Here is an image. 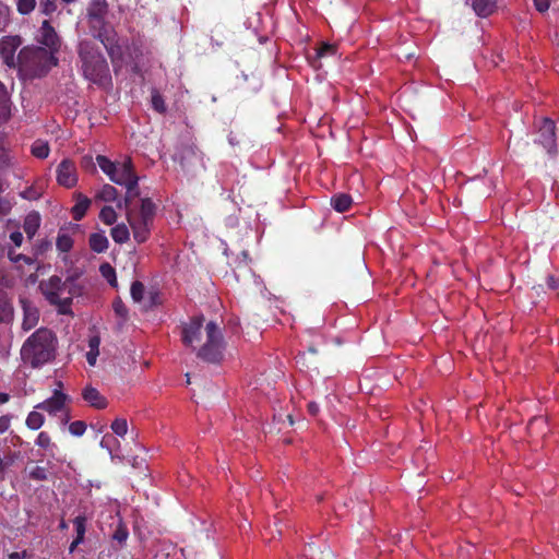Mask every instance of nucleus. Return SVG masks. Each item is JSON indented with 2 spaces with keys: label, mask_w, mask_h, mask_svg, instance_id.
Wrapping results in <instances>:
<instances>
[{
  "label": "nucleus",
  "mask_w": 559,
  "mask_h": 559,
  "mask_svg": "<svg viewBox=\"0 0 559 559\" xmlns=\"http://www.w3.org/2000/svg\"><path fill=\"white\" fill-rule=\"evenodd\" d=\"M83 78L100 88L112 85L109 63L99 45L93 39H81L76 47Z\"/></svg>",
  "instance_id": "7ed1b4c3"
},
{
  "label": "nucleus",
  "mask_w": 559,
  "mask_h": 559,
  "mask_svg": "<svg viewBox=\"0 0 559 559\" xmlns=\"http://www.w3.org/2000/svg\"><path fill=\"white\" fill-rule=\"evenodd\" d=\"M114 443H117V439L112 435H105L100 441V447L111 452Z\"/></svg>",
  "instance_id": "3c124183"
},
{
  "label": "nucleus",
  "mask_w": 559,
  "mask_h": 559,
  "mask_svg": "<svg viewBox=\"0 0 559 559\" xmlns=\"http://www.w3.org/2000/svg\"><path fill=\"white\" fill-rule=\"evenodd\" d=\"M100 221L106 225H112L117 219V213L111 206H104L99 213Z\"/></svg>",
  "instance_id": "4c0bfd02"
},
{
  "label": "nucleus",
  "mask_w": 559,
  "mask_h": 559,
  "mask_svg": "<svg viewBox=\"0 0 559 559\" xmlns=\"http://www.w3.org/2000/svg\"><path fill=\"white\" fill-rule=\"evenodd\" d=\"M9 399V394L0 392V404L7 403Z\"/></svg>",
  "instance_id": "0e129e2a"
},
{
  "label": "nucleus",
  "mask_w": 559,
  "mask_h": 559,
  "mask_svg": "<svg viewBox=\"0 0 559 559\" xmlns=\"http://www.w3.org/2000/svg\"><path fill=\"white\" fill-rule=\"evenodd\" d=\"M112 432L118 437H124L128 432V423L124 418H117L110 426Z\"/></svg>",
  "instance_id": "58836bf2"
},
{
  "label": "nucleus",
  "mask_w": 559,
  "mask_h": 559,
  "mask_svg": "<svg viewBox=\"0 0 559 559\" xmlns=\"http://www.w3.org/2000/svg\"><path fill=\"white\" fill-rule=\"evenodd\" d=\"M307 409L308 413L313 417L317 416L320 412L319 405L316 402L308 403Z\"/></svg>",
  "instance_id": "4d7b16f0"
},
{
  "label": "nucleus",
  "mask_w": 559,
  "mask_h": 559,
  "mask_svg": "<svg viewBox=\"0 0 559 559\" xmlns=\"http://www.w3.org/2000/svg\"><path fill=\"white\" fill-rule=\"evenodd\" d=\"M88 245L92 251L103 253L108 249L109 241L104 233H93L88 237Z\"/></svg>",
  "instance_id": "aec40b11"
},
{
  "label": "nucleus",
  "mask_w": 559,
  "mask_h": 559,
  "mask_svg": "<svg viewBox=\"0 0 559 559\" xmlns=\"http://www.w3.org/2000/svg\"><path fill=\"white\" fill-rule=\"evenodd\" d=\"M56 246L60 252H69L73 247V240L68 234L59 233Z\"/></svg>",
  "instance_id": "c9c22d12"
},
{
  "label": "nucleus",
  "mask_w": 559,
  "mask_h": 559,
  "mask_svg": "<svg viewBox=\"0 0 559 559\" xmlns=\"http://www.w3.org/2000/svg\"><path fill=\"white\" fill-rule=\"evenodd\" d=\"M151 103L152 107L158 114H165L167 110L165 99L157 88L151 91Z\"/></svg>",
  "instance_id": "bb28decb"
},
{
  "label": "nucleus",
  "mask_w": 559,
  "mask_h": 559,
  "mask_svg": "<svg viewBox=\"0 0 559 559\" xmlns=\"http://www.w3.org/2000/svg\"><path fill=\"white\" fill-rule=\"evenodd\" d=\"M96 199L104 202H114L118 199V191L111 185H104L102 189L96 193Z\"/></svg>",
  "instance_id": "a878e982"
},
{
  "label": "nucleus",
  "mask_w": 559,
  "mask_h": 559,
  "mask_svg": "<svg viewBox=\"0 0 559 559\" xmlns=\"http://www.w3.org/2000/svg\"><path fill=\"white\" fill-rule=\"evenodd\" d=\"M57 337L47 329L36 330L23 344L21 357L32 367H39L55 358Z\"/></svg>",
  "instance_id": "20e7f679"
},
{
  "label": "nucleus",
  "mask_w": 559,
  "mask_h": 559,
  "mask_svg": "<svg viewBox=\"0 0 559 559\" xmlns=\"http://www.w3.org/2000/svg\"><path fill=\"white\" fill-rule=\"evenodd\" d=\"M59 528H60L61 531H64V530H67V528H68V524H67V522H66L63 519H62V520L60 521V523H59Z\"/></svg>",
  "instance_id": "69168bd1"
},
{
  "label": "nucleus",
  "mask_w": 559,
  "mask_h": 559,
  "mask_svg": "<svg viewBox=\"0 0 559 559\" xmlns=\"http://www.w3.org/2000/svg\"><path fill=\"white\" fill-rule=\"evenodd\" d=\"M38 41L44 45L48 51L51 53H56L60 48V38L55 31V28L51 26L48 20H45L41 23V26L39 28V38Z\"/></svg>",
  "instance_id": "f8f14e48"
},
{
  "label": "nucleus",
  "mask_w": 559,
  "mask_h": 559,
  "mask_svg": "<svg viewBox=\"0 0 559 559\" xmlns=\"http://www.w3.org/2000/svg\"><path fill=\"white\" fill-rule=\"evenodd\" d=\"M181 169L186 173H192L197 167H204L203 153L193 144L181 145L175 156Z\"/></svg>",
  "instance_id": "6e6552de"
},
{
  "label": "nucleus",
  "mask_w": 559,
  "mask_h": 559,
  "mask_svg": "<svg viewBox=\"0 0 559 559\" xmlns=\"http://www.w3.org/2000/svg\"><path fill=\"white\" fill-rule=\"evenodd\" d=\"M22 45V38L19 35L4 36L0 40V57L5 66L15 69L20 67V52L15 55Z\"/></svg>",
  "instance_id": "9d476101"
},
{
  "label": "nucleus",
  "mask_w": 559,
  "mask_h": 559,
  "mask_svg": "<svg viewBox=\"0 0 559 559\" xmlns=\"http://www.w3.org/2000/svg\"><path fill=\"white\" fill-rule=\"evenodd\" d=\"M556 126L555 122L549 118H544L538 129L537 141L546 148L548 153H551L556 147Z\"/></svg>",
  "instance_id": "4468645a"
},
{
  "label": "nucleus",
  "mask_w": 559,
  "mask_h": 559,
  "mask_svg": "<svg viewBox=\"0 0 559 559\" xmlns=\"http://www.w3.org/2000/svg\"><path fill=\"white\" fill-rule=\"evenodd\" d=\"M99 344H100L99 337L98 336H92L88 340V347H90L88 352H99L98 350Z\"/></svg>",
  "instance_id": "6e6d98bb"
},
{
  "label": "nucleus",
  "mask_w": 559,
  "mask_h": 559,
  "mask_svg": "<svg viewBox=\"0 0 559 559\" xmlns=\"http://www.w3.org/2000/svg\"><path fill=\"white\" fill-rule=\"evenodd\" d=\"M86 523H87V518L85 514H80V515L75 516V519L73 520V525H74L75 533H76L75 539L84 542L85 533H86Z\"/></svg>",
  "instance_id": "c756f323"
},
{
  "label": "nucleus",
  "mask_w": 559,
  "mask_h": 559,
  "mask_svg": "<svg viewBox=\"0 0 559 559\" xmlns=\"http://www.w3.org/2000/svg\"><path fill=\"white\" fill-rule=\"evenodd\" d=\"M99 352H87L86 353V360L91 366H94L96 364V359Z\"/></svg>",
  "instance_id": "bf43d9fd"
},
{
  "label": "nucleus",
  "mask_w": 559,
  "mask_h": 559,
  "mask_svg": "<svg viewBox=\"0 0 559 559\" xmlns=\"http://www.w3.org/2000/svg\"><path fill=\"white\" fill-rule=\"evenodd\" d=\"M35 443L43 449H48L53 445L50 436L46 431L38 433Z\"/></svg>",
  "instance_id": "de8ad7c7"
},
{
  "label": "nucleus",
  "mask_w": 559,
  "mask_h": 559,
  "mask_svg": "<svg viewBox=\"0 0 559 559\" xmlns=\"http://www.w3.org/2000/svg\"><path fill=\"white\" fill-rule=\"evenodd\" d=\"M90 205L91 200L87 197L83 195L82 193H79L76 197V203L72 207L73 219L81 221L85 216Z\"/></svg>",
  "instance_id": "4be33fe9"
},
{
  "label": "nucleus",
  "mask_w": 559,
  "mask_h": 559,
  "mask_svg": "<svg viewBox=\"0 0 559 559\" xmlns=\"http://www.w3.org/2000/svg\"><path fill=\"white\" fill-rule=\"evenodd\" d=\"M8 257L10 261L15 264L24 263L27 265H33L35 263V258L25 255L23 253H16L14 250H9Z\"/></svg>",
  "instance_id": "e433bc0d"
},
{
  "label": "nucleus",
  "mask_w": 559,
  "mask_h": 559,
  "mask_svg": "<svg viewBox=\"0 0 559 559\" xmlns=\"http://www.w3.org/2000/svg\"><path fill=\"white\" fill-rule=\"evenodd\" d=\"M20 63L19 69L37 73L57 66L58 59L44 47L26 46L20 50Z\"/></svg>",
  "instance_id": "0eeeda50"
},
{
  "label": "nucleus",
  "mask_w": 559,
  "mask_h": 559,
  "mask_svg": "<svg viewBox=\"0 0 559 559\" xmlns=\"http://www.w3.org/2000/svg\"><path fill=\"white\" fill-rule=\"evenodd\" d=\"M108 3L107 0H92L87 8L86 17H107Z\"/></svg>",
  "instance_id": "412c9836"
},
{
  "label": "nucleus",
  "mask_w": 559,
  "mask_h": 559,
  "mask_svg": "<svg viewBox=\"0 0 559 559\" xmlns=\"http://www.w3.org/2000/svg\"><path fill=\"white\" fill-rule=\"evenodd\" d=\"M90 165H93V159H92V157H91V156H85V157H83V159H82V166H83V167H87V166H90Z\"/></svg>",
  "instance_id": "e2e57ef3"
},
{
  "label": "nucleus",
  "mask_w": 559,
  "mask_h": 559,
  "mask_svg": "<svg viewBox=\"0 0 559 559\" xmlns=\"http://www.w3.org/2000/svg\"><path fill=\"white\" fill-rule=\"evenodd\" d=\"M8 160H9L8 155H7L5 148L3 146V138L0 134V169H2L3 167H5L8 165Z\"/></svg>",
  "instance_id": "603ef678"
},
{
  "label": "nucleus",
  "mask_w": 559,
  "mask_h": 559,
  "mask_svg": "<svg viewBox=\"0 0 559 559\" xmlns=\"http://www.w3.org/2000/svg\"><path fill=\"white\" fill-rule=\"evenodd\" d=\"M296 362L301 365L302 367H306V368H309V364L306 362V354L305 353H299L297 356H296Z\"/></svg>",
  "instance_id": "052dcab7"
},
{
  "label": "nucleus",
  "mask_w": 559,
  "mask_h": 559,
  "mask_svg": "<svg viewBox=\"0 0 559 559\" xmlns=\"http://www.w3.org/2000/svg\"><path fill=\"white\" fill-rule=\"evenodd\" d=\"M45 423V417L41 413L33 411L26 417V426L32 430H38Z\"/></svg>",
  "instance_id": "2f4dec72"
},
{
  "label": "nucleus",
  "mask_w": 559,
  "mask_h": 559,
  "mask_svg": "<svg viewBox=\"0 0 559 559\" xmlns=\"http://www.w3.org/2000/svg\"><path fill=\"white\" fill-rule=\"evenodd\" d=\"M99 272L104 278L107 280V282L116 287L117 286V277H116V271L109 263H103L99 266Z\"/></svg>",
  "instance_id": "f704fd0d"
},
{
  "label": "nucleus",
  "mask_w": 559,
  "mask_h": 559,
  "mask_svg": "<svg viewBox=\"0 0 559 559\" xmlns=\"http://www.w3.org/2000/svg\"><path fill=\"white\" fill-rule=\"evenodd\" d=\"M112 309L118 317H120L123 320H127L128 308L126 307L121 299L118 298L112 302Z\"/></svg>",
  "instance_id": "a18cd8bd"
},
{
  "label": "nucleus",
  "mask_w": 559,
  "mask_h": 559,
  "mask_svg": "<svg viewBox=\"0 0 559 559\" xmlns=\"http://www.w3.org/2000/svg\"><path fill=\"white\" fill-rule=\"evenodd\" d=\"M10 239L14 243L15 247H21V245L23 242V235L21 231L16 230V231L11 233Z\"/></svg>",
  "instance_id": "5fc2aeb1"
},
{
  "label": "nucleus",
  "mask_w": 559,
  "mask_h": 559,
  "mask_svg": "<svg viewBox=\"0 0 559 559\" xmlns=\"http://www.w3.org/2000/svg\"><path fill=\"white\" fill-rule=\"evenodd\" d=\"M336 53V47L334 45L323 43L316 49L314 60L312 61V64L314 62L319 61L321 58L333 56Z\"/></svg>",
  "instance_id": "473e14b6"
},
{
  "label": "nucleus",
  "mask_w": 559,
  "mask_h": 559,
  "mask_svg": "<svg viewBox=\"0 0 559 559\" xmlns=\"http://www.w3.org/2000/svg\"><path fill=\"white\" fill-rule=\"evenodd\" d=\"M82 397L91 407L96 409H105L108 405L107 399L92 385H86L82 390Z\"/></svg>",
  "instance_id": "2eb2a0df"
},
{
  "label": "nucleus",
  "mask_w": 559,
  "mask_h": 559,
  "mask_svg": "<svg viewBox=\"0 0 559 559\" xmlns=\"http://www.w3.org/2000/svg\"><path fill=\"white\" fill-rule=\"evenodd\" d=\"M86 430V424L83 420H75L69 425V431L75 437H81Z\"/></svg>",
  "instance_id": "37998d69"
},
{
  "label": "nucleus",
  "mask_w": 559,
  "mask_h": 559,
  "mask_svg": "<svg viewBox=\"0 0 559 559\" xmlns=\"http://www.w3.org/2000/svg\"><path fill=\"white\" fill-rule=\"evenodd\" d=\"M31 151L35 157L44 159V158L48 157L50 148H49L48 142L43 141V140H36L32 144Z\"/></svg>",
  "instance_id": "c85d7f7f"
},
{
  "label": "nucleus",
  "mask_w": 559,
  "mask_h": 559,
  "mask_svg": "<svg viewBox=\"0 0 559 559\" xmlns=\"http://www.w3.org/2000/svg\"><path fill=\"white\" fill-rule=\"evenodd\" d=\"M145 287L140 281H135L131 285L130 294L135 302H140L143 299Z\"/></svg>",
  "instance_id": "ea45409f"
},
{
  "label": "nucleus",
  "mask_w": 559,
  "mask_h": 559,
  "mask_svg": "<svg viewBox=\"0 0 559 559\" xmlns=\"http://www.w3.org/2000/svg\"><path fill=\"white\" fill-rule=\"evenodd\" d=\"M82 543H83V542H81V540H79V539H75V538H74V539L72 540V543L70 544V546H69V552H70V554H73V552H74V550L76 549V547H78L80 544H82Z\"/></svg>",
  "instance_id": "680f3d73"
},
{
  "label": "nucleus",
  "mask_w": 559,
  "mask_h": 559,
  "mask_svg": "<svg viewBox=\"0 0 559 559\" xmlns=\"http://www.w3.org/2000/svg\"><path fill=\"white\" fill-rule=\"evenodd\" d=\"M10 427V418L8 416L0 417V432H5Z\"/></svg>",
  "instance_id": "13d9d810"
},
{
  "label": "nucleus",
  "mask_w": 559,
  "mask_h": 559,
  "mask_svg": "<svg viewBox=\"0 0 559 559\" xmlns=\"http://www.w3.org/2000/svg\"><path fill=\"white\" fill-rule=\"evenodd\" d=\"M23 307V322L22 328L25 331H28L38 323L39 312L36 307L32 306L28 301L22 300Z\"/></svg>",
  "instance_id": "f3484780"
},
{
  "label": "nucleus",
  "mask_w": 559,
  "mask_h": 559,
  "mask_svg": "<svg viewBox=\"0 0 559 559\" xmlns=\"http://www.w3.org/2000/svg\"><path fill=\"white\" fill-rule=\"evenodd\" d=\"M87 25L93 36V40H99L105 47L111 62L115 64L122 56L121 46L115 28L106 20V17L87 19Z\"/></svg>",
  "instance_id": "423d86ee"
},
{
  "label": "nucleus",
  "mask_w": 559,
  "mask_h": 559,
  "mask_svg": "<svg viewBox=\"0 0 559 559\" xmlns=\"http://www.w3.org/2000/svg\"><path fill=\"white\" fill-rule=\"evenodd\" d=\"M353 199L347 193H337L331 198V205L336 212L344 213L350 209Z\"/></svg>",
  "instance_id": "5701e85b"
},
{
  "label": "nucleus",
  "mask_w": 559,
  "mask_h": 559,
  "mask_svg": "<svg viewBox=\"0 0 559 559\" xmlns=\"http://www.w3.org/2000/svg\"><path fill=\"white\" fill-rule=\"evenodd\" d=\"M13 317V310L4 294L0 290V323L9 322Z\"/></svg>",
  "instance_id": "cd10ccee"
},
{
  "label": "nucleus",
  "mask_w": 559,
  "mask_h": 559,
  "mask_svg": "<svg viewBox=\"0 0 559 559\" xmlns=\"http://www.w3.org/2000/svg\"><path fill=\"white\" fill-rule=\"evenodd\" d=\"M128 537L129 531L127 525L122 521H119L118 525L114 531L112 540L117 542L120 545V547H122L126 544Z\"/></svg>",
  "instance_id": "7c9ffc66"
},
{
  "label": "nucleus",
  "mask_w": 559,
  "mask_h": 559,
  "mask_svg": "<svg viewBox=\"0 0 559 559\" xmlns=\"http://www.w3.org/2000/svg\"><path fill=\"white\" fill-rule=\"evenodd\" d=\"M39 8L43 14L51 15L57 10L56 0H43Z\"/></svg>",
  "instance_id": "49530a36"
},
{
  "label": "nucleus",
  "mask_w": 559,
  "mask_h": 559,
  "mask_svg": "<svg viewBox=\"0 0 559 559\" xmlns=\"http://www.w3.org/2000/svg\"><path fill=\"white\" fill-rule=\"evenodd\" d=\"M40 226V215L38 212L28 213L23 223V229L27 237L31 239L35 236Z\"/></svg>",
  "instance_id": "6ab92c4d"
},
{
  "label": "nucleus",
  "mask_w": 559,
  "mask_h": 559,
  "mask_svg": "<svg viewBox=\"0 0 559 559\" xmlns=\"http://www.w3.org/2000/svg\"><path fill=\"white\" fill-rule=\"evenodd\" d=\"M124 187L127 190L126 195L123 200L118 201L117 206L119 209L124 207L127 221L133 231L134 240L138 243H143L150 238L157 207L150 198L141 199L139 206L133 204L134 200L140 195L139 178L132 179Z\"/></svg>",
  "instance_id": "f03ea898"
},
{
  "label": "nucleus",
  "mask_w": 559,
  "mask_h": 559,
  "mask_svg": "<svg viewBox=\"0 0 559 559\" xmlns=\"http://www.w3.org/2000/svg\"><path fill=\"white\" fill-rule=\"evenodd\" d=\"M204 317L195 316L182 325L181 341L186 346L195 348L194 344L202 341L203 330L206 340L199 348L197 356L211 364H217L223 359L224 337L215 321H209L204 326Z\"/></svg>",
  "instance_id": "f257e3e1"
},
{
  "label": "nucleus",
  "mask_w": 559,
  "mask_h": 559,
  "mask_svg": "<svg viewBox=\"0 0 559 559\" xmlns=\"http://www.w3.org/2000/svg\"><path fill=\"white\" fill-rule=\"evenodd\" d=\"M133 164L130 157L126 158L122 163L118 164L114 174L109 177V179L119 185L126 186L132 181V179H138Z\"/></svg>",
  "instance_id": "ddd939ff"
},
{
  "label": "nucleus",
  "mask_w": 559,
  "mask_h": 559,
  "mask_svg": "<svg viewBox=\"0 0 559 559\" xmlns=\"http://www.w3.org/2000/svg\"><path fill=\"white\" fill-rule=\"evenodd\" d=\"M110 235L115 242L122 245L130 238V231L126 224H117L111 228Z\"/></svg>",
  "instance_id": "393cba45"
},
{
  "label": "nucleus",
  "mask_w": 559,
  "mask_h": 559,
  "mask_svg": "<svg viewBox=\"0 0 559 559\" xmlns=\"http://www.w3.org/2000/svg\"><path fill=\"white\" fill-rule=\"evenodd\" d=\"M12 210V203L11 201L5 198V197H2V194L0 195V216H5L8 215Z\"/></svg>",
  "instance_id": "8fccbe9b"
},
{
  "label": "nucleus",
  "mask_w": 559,
  "mask_h": 559,
  "mask_svg": "<svg viewBox=\"0 0 559 559\" xmlns=\"http://www.w3.org/2000/svg\"><path fill=\"white\" fill-rule=\"evenodd\" d=\"M51 249V242L47 239H41L37 241L34 246V258L36 259L39 255H44L48 250Z\"/></svg>",
  "instance_id": "c03bdc74"
},
{
  "label": "nucleus",
  "mask_w": 559,
  "mask_h": 559,
  "mask_svg": "<svg viewBox=\"0 0 559 559\" xmlns=\"http://www.w3.org/2000/svg\"><path fill=\"white\" fill-rule=\"evenodd\" d=\"M475 13L480 17L491 15L497 9V0H471Z\"/></svg>",
  "instance_id": "a211bd4d"
},
{
  "label": "nucleus",
  "mask_w": 559,
  "mask_h": 559,
  "mask_svg": "<svg viewBox=\"0 0 559 559\" xmlns=\"http://www.w3.org/2000/svg\"><path fill=\"white\" fill-rule=\"evenodd\" d=\"M533 1H534L535 9L540 13H544L549 9L550 0H533Z\"/></svg>",
  "instance_id": "864d4df0"
},
{
  "label": "nucleus",
  "mask_w": 559,
  "mask_h": 559,
  "mask_svg": "<svg viewBox=\"0 0 559 559\" xmlns=\"http://www.w3.org/2000/svg\"><path fill=\"white\" fill-rule=\"evenodd\" d=\"M9 558L10 559H21V554L20 552H11L9 555Z\"/></svg>",
  "instance_id": "338daca9"
},
{
  "label": "nucleus",
  "mask_w": 559,
  "mask_h": 559,
  "mask_svg": "<svg viewBox=\"0 0 559 559\" xmlns=\"http://www.w3.org/2000/svg\"><path fill=\"white\" fill-rule=\"evenodd\" d=\"M68 402H70V396L61 390L56 389L49 399L38 403L34 408L47 412L50 416H56L67 411L63 421L68 423L70 419L69 411L67 409Z\"/></svg>",
  "instance_id": "1a4fd4ad"
},
{
  "label": "nucleus",
  "mask_w": 559,
  "mask_h": 559,
  "mask_svg": "<svg viewBox=\"0 0 559 559\" xmlns=\"http://www.w3.org/2000/svg\"><path fill=\"white\" fill-rule=\"evenodd\" d=\"M96 162H97V164H98L99 168H100V169H102V170H103V171H104L108 177H110V176L114 174V171H115V169H116V167H117V165H118V164H116V163L111 162L109 158H107V157H106V156H104V155H97V157H96Z\"/></svg>",
  "instance_id": "72a5a7b5"
},
{
  "label": "nucleus",
  "mask_w": 559,
  "mask_h": 559,
  "mask_svg": "<svg viewBox=\"0 0 559 559\" xmlns=\"http://www.w3.org/2000/svg\"><path fill=\"white\" fill-rule=\"evenodd\" d=\"M308 353H310L311 355H318V349L314 346H309Z\"/></svg>",
  "instance_id": "774afa93"
},
{
  "label": "nucleus",
  "mask_w": 559,
  "mask_h": 559,
  "mask_svg": "<svg viewBox=\"0 0 559 559\" xmlns=\"http://www.w3.org/2000/svg\"><path fill=\"white\" fill-rule=\"evenodd\" d=\"M29 478L37 481H44L48 479V472L43 466H35L29 471Z\"/></svg>",
  "instance_id": "79ce46f5"
},
{
  "label": "nucleus",
  "mask_w": 559,
  "mask_h": 559,
  "mask_svg": "<svg viewBox=\"0 0 559 559\" xmlns=\"http://www.w3.org/2000/svg\"><path fill=\"white\" fill-rule=\"evenodd\" d=\"M21 197L25 200L35 201L41 197V191L35 187H28L23 192H21Z\"/></svg>",
  "instance_id": "09e8293b"
},
{
  "label": "nucleus",
  "mask_w": 559,
  "mask_h": 559,
  "mask_svg": "<svg viewBox=\"0 0 559 559\" xmlns=\"http://www.w3.org/2000/svg\"><path fill=\"white\" fill-rule=\"evenodd\" d=\"M58 185L70 189L78 182V171L73 160L64 158L57 166L56 170Z\"/></svg>",
  "instance_id": "9b49d317"
},
{
  "label": "nucleus",
  "mask_w": 559,
  "mask_h": 559,
  "mask_svg": "<svg viewBox=\"0 0 559 559\" xmlns=\"http://www.w3.org/2000/svg\"><path fill=\"white\" fill-rule=\"evenodd\" d=\"M36 5V0H17L16 8L20 14L31 13Z\"/></svg>",
  "instance_id": "a19ab883"
},
{
  "label": "nucleus",
  "mask_w": 559,
  "mask_h": 559,
  "mask_svg": "<svg viewBox=\"0 0 559 559\" xmlns=\"http://www.w3.org/2000/svg\"><path fill=\"white\" fill-rule=\"evenodd\" d=\"M39 289L50 305L58 307V312L68 314L71 312V304L74 294V280L68 277L66 281L58 275H52L41 281Z\"/></svg>",
  "instance_id": "39448f33"
},
{
  "label": "nucleus",
  "mask_w": 559,
  "mask_h": 559,
  "mask_svg": "<svg viewBox=\"0 0 559 559\" xmlns=\"http://www.w3.org/2000/svg\"><path fill=\"white\" fill-rule=\"evenodd\" d=\"M304 556L309 559H333L334 555L331 548L323 545H316L314 543L308 544L304 549Z\"/></svg>",
  "instance_id": "dca6fc26"
},
{
  "label": "nucleus",
  "mask_w": 559,
  "mask_h": 559,
  "mask_svg": "<svg viewBox=\"0 0 559 559\" xmlns=\"http://www.w3.org/2000/svg\"><path fill=\"white\" fill-rule=\"evenodd\" d=\"M10 116V100L4 85L0 82V122L7 121Z\"/></svg>",
  "instance_id": "b1692460"
}]
</instances>
